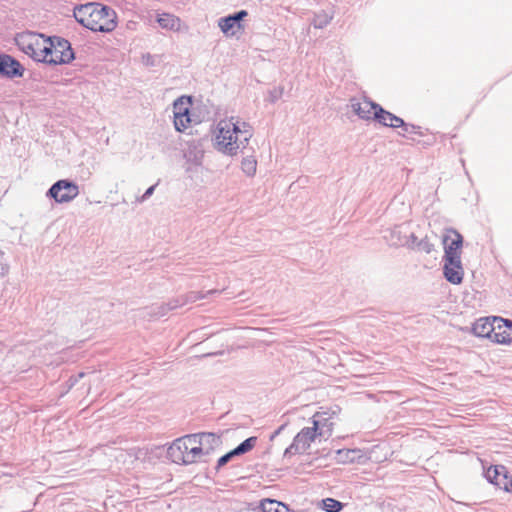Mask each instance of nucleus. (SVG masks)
Listing matches in <instances>:
<instances>
[{
  "label": "nucleus",
  "instance_id": "obj_38",
  "mask_svg": "<svg viewBox=\"0 0 512 512\" xmlns=\"http://www.w3.org/2000/svg\"><path fill=\"white\" fill-rule=\"evenodd\" d=\"M494 321L503 322L504 326L507 328V330H512V320L509 319H502V318H494Z\"/></svg>",
  "mask_w": 512,
  "mask_h": 512
},
{
  "label": "nucleus",
  "instance_id": "obj_34",
  "mask_svg": "<svg viewBox=\"0 0 512 512\" xmlns=\"http://www.w3.org/2000/svg\"><path fill=\"white\" fill-rule=\"evenodd\" d=\"M399 128L403 129V132H404V133H402L403 136L405 135V133L422 135V132L420 131L421 127L416 126L414 124H409V123L404 122V124L400 125Z\"/></svg>",
  "mask_w": 512,
  "mask_h": 512
},
{
  "label": "nucleus",
  "instance_id": "obj_14",
  "mask_svg": "<svg viewBox=\"0 0 512 512\" xmlns=\"http://www.w3.org/2000/svg\"><path fill=\"white\" fill-rule=\"evenodd\" d=\"M443 275L445 279L454 285H459L463 281L464 270L462 267L461 259L460 260H452L449 262V259H443Z\"/></svg>",
  "mask_w": 512,
  "mask_h": 512
},
{
  "label": "nucleus",
  "instance_id": "obj_23",
  "mask_svg": "<svg viewBox=\"0 0 512 512\" xmlns=\"http://www.w3.org/2000/svg\"><path fill=\"white\" fill-rule=\"evenodd\" d=\"M410 238L412 244L415 245L419 251L429 254L434 250V244L430 242L428 237L418 240L414 234H411Z\"/></svg>",
  "mask_w": 512,
  "mask_h": 512
},
{
  "label": "nucleus",
  "instance_id": "obj_10",
  "mask_svg": "<svg viewBox=\"0 0 512 512\" xmlns=\"http://www.w3.org/2000/svg\"><path fill=\"white\" fill-rule=\"evenodd\" d=\"M486 479L498 488L509 492L512 488V477L503 465H496L488 468L485 472Z\"/></svg>",
  "mask_w": 512,
  "mask_h": 512
},
{
  "label": "nucleus",
  "instance_id": "obj_29",
  "mask_svg": "<svg viewBox=\"0 0 512 512\" xmlns=\"http://www.w3.org/2000/svg\"><path fill=\"white\" fill-rule=\"evenodd\" d=\"M332 20V16L328 15L326 12H321L315 14L312 24L315 28L322 29L326 27L330 21Z\"/></svg>",
  "mask_w": 512,
  "mask_h": 512
},
{
  "label": "nucleus",
  "instance_id": "obj_15",
  "mask_svg": "<svg viewBox=\"0 0 512 512\" xmlns=\"http://www.w3.org/2000/svg\"><path fill=\"white\" fill-rule=\"evenodd\" d=\"M351 107L353 111L364 120H373L374 112L378 110L381 105L364 98L363 101L352 100Z\"/></svg>",
  "mask_w": 512,
  "mask_h": 512
},
{
  "label": "nucleus",
  "instance_id": "obj_42",
  "mask_svg": "<svg viewBox=\"0 0 512 512\" xmlns=\"http://www.w3.org/2000/svg\"><path fill=\"white\" fill-rule=\"evenodd\" d=\"M241 130H248V129H251V126L245 122L242 123V125L240 126Z\"/></svg>",
  "mask_w": 512,
  "mask_h": 512
},
{
  "label": "nucleus",
  "instance_id": "obj_4",
  "mask_svg": "<svg viewBox=\"0 0 512 512\" xmlns=\"http://www.w3.org/2000/svg\"><path fill=\"white\" fill-rule=\"evenodd\" d=\"M43 40V34L35 32L18 33L15 37L17 47L34 61L40 62V50Z\"/></svg>",
  "mask_w": 512,
  "mask_h": 512
},
{
  "label": "nucleus",
  "instance_id": "obj_11",
  "mask_svg": "<svg viewBox=\"0 0 512 512\" xmlns=\"http://www.w3.org/2000/svg\"><path fill=\"white\" fill-rule=\"evenodd\" d=\"M24 71L23 65L16 58L6 53H0L1 77L8 79L22 77Z\"/></svg>",
  "mask_w": 512,
  "mask_h": 512
},
{
  "label": "nucleus",
  "instance_id": "obj_8",
  "mask_svg": "<svg viewBox=\"0 0 512 512\" xmlns=\"http://www.w3.org/2000/svg\"><path fill=\"white\" fill-rule=\"evenodd\" d=\"M442 242L444 245L443 259H449V262L461 259L460 249L463 244V237L458 231L450 229L448 233L443 236Z\"/></svg>",
  "mask_w": 512,
  "mask_h": 512
},
{
  "label": "nucleus",
  "instance_id": "obj_22",
  "mask_svg": "<svg viewBox=\"0 0 512 512\" xmlns=\"http://www.w3.org/2000/svg\"><path fill=\"white\" fill-rule=\"evenodd\" d=\"M191 115L190 113L183 114L181 113H175L174 116V127L175 130L178 132H183L186 128L189 127L191 124Z\"/></svg>",
  "mask_w": 512,
  "mask_h": 512
},
{
  "label": "nucleus",
  "instance_id": "obj_6",
  "mask_svg": "<svg viewBox=\"0 0 512 512\" xmlns=\"http://www.w3.org/2000/svg\"><path fill=\"white\" fill-rule=\"evenodd\" d=\"M53 56L50 57L48 65L69 64L75 59L71 43L62 37L54 36Z\"/></svg>",
  "mask_w": 512,
  "mask_h": 512
},
{
  "label": "nucleus",
  "instance_id": "obj_32",
  "mask_svg": "<svg viewBox=\"0 0 512 512\" xmlns=\"http://www.w3.org/2000/svg\"><path fill=\"white\" fill-rule=\"evenodd\" d=\"M386 233H389V236L385 235L384 237L391 245L401 244L400 231L397 228L387 230Z\"/></svg>",
  "mask_w": 512,
  "mask_h": 512
},
{
  "label": "nucleus",
  "instance_id": "obj_39",
  "mask_svg": "<svg viewBox=\"0 0 512 512\" xmlns=\"http://www.w3.org/2000/svg\"><path fill=\"white\" fill-rule=\"evenodd\" d=\"M9 272V266L6 263L0 262V276H5Z\"/></svg>",
  "mask_w": 512,
  "mask_h": 512
},
{
  "label": "nucleus",
  "instance_id": "obj_33",
  "mask_svg": "<svg viewBox=\"0 0 512 512\" xmlns=\"http://www.w3.org/2000/svg\"><path fill=\"white\" fill-rule=\"evenodd\" d=\"M339 460L342 462H352L354 459V455L356 454V450H338L337 451Z\"/></svg>",
  "mask_w": 512,
  "mask_h": 512
},
{
  "label": "nucleus",
  "instance_id": "obj_5",
  "mask_svg": "<svg viewBox=\"0 0 512 512\" xmlns=\"http://www.w3.org/2000/svg\"><path fill=\"white\" fill-rule=\"evenodd\" d=\"M79 195V186L69 179L56 181L47 191L46 196L57 203L71 202Z\"/></svg>",
  "mask_w": 512,
  "mask_h": 512
},
{
  "label": "nucleus",
  "instance_id": "obj_2",
  "mask_svg": "<svg viewBox=\"0 0 512 512\" xmlns=\"http://www.w3.org/2000/svg\"><path fill=\"white\" fill-rule=\"evenodd\" d=\"M208 454L209 450H204L193 434L177 438L167 449V457L172 462L183 465L195 463L202 455Z\"/></svg>",
  "mask_w": 512,
  "mask_h": 512
},
{
  "label": "nucleus",
  "instance_id": "obj_17",
  "mask_svg": "<svg viewBox=\"0 0 512 512\" xmlns=\"http://www.w3.org/2000/svg\"><path fill=\"white\" fill-rule=\"evenodd\" d=\"M494 332L495 327L488 318H480L472 326V333L477 337L492 339Z\"/></svg>",
  "mask_w": 512,
  "mask_h": 512
},
{
  "label": "nucleus",
  "instance_id": "obj_7",
  "mask_svg": "<svg viewBox=\"0 0 512 512\" xmlns=\"http://www.w3.org/2000/svg\"><path fill=\"white\" fill-rule=\"evenodd\" d=\"M312 427H304L293 439V442L284 451V457H290L305 452L311 442L319 436Z\"/></svg>",
  "mask_w": 512,
  "mask_h": 512
},
{
  "label": "nucleus",
  "instance_id": "obj_40",
  "mask_svg": "<svg viewBox=\"0 0 512 512\" xmlns=\"http://www.w3.org/2000/svg\"><path fill=\"white\" fill-rule=\"evenodd\" d=\"M285 428V425H281L277 430H275L272 435L270 436V440H274V438H276L281 432L282 430Z\"/></svg>",
  "mask_w": 512,
  "mask_h": 512
},
{
  "label": "nucleus",
  "instance_id": "obj_26",
  "mask_svg": "<svg viewBox=\"0 0 512 512\" xmlns=\"http://www.w3.org/2000/svg\"><path fill=\"white\" fill-rule=\"evenodd\" d=\"M237 142H239V149H245L252 137V130H241L238 124L237 134L233 136Z\"/></svg>",
  "mask_w": 512,
  "mask_h": 512
},
{
  "label": "nucleus",
  "instance_id": "obj_28",
  "mask_svg": "<svg viewBox=\"0 0 512 512\" xmlns=\"http://www.w3.org/2000/svg\"><path fill=\"white\" fill-rule=\"evenodd\" d=\"M257 161L254 157L243 158L241 162L242 171L247 176H253L256 173Z\"/></svg>",
  "mask_w": 512,
  "mask_h": 512
},
{
  "label": "nucleus",
  "instance_id": "obj_21",
  "mask_svg": "<svg viewBox=\"0 0 512 512\" xmlns=\"http://www.w3.org/2000/svg\"><path fill=\"white\" fill-rule=\"evenodd\" d=\"M193 435L196 436V439L199 440V442H201L202 448L204 445H209V451L213 449V446L217 445L219 442V437L211 432H202Z\"/></svg>",
  "mask_w": 512,
  "mask_h": 512
},
{
  "label": "nucleus",
  "instance_id": "obj_13",
  "mask_svg": "<svg viewBox=\"0 0 512 512\" xmlns=\"http://www.w3.org/2000/svg\"><path fill=\"white\" fill-rule=\"evenodd\" d=\"M247 15L248 12L246 10H239L228 16L221 17L218 20V26L225 35L234 36L236 34L234 28H237L238 30L243 29L241 22Z\"/></svg>",
  "mask_w": 512,
  "mask_h": 512
},
{
  "label": "nucleus",
  "instance_id": "obj_41",
  "mask_svg": "<svg viewBox=\"0 0 512 512\" xmlns=\"http://www.w3.org/2000/svg\"><path fill=\"white\" fill-rule=\"evenodd\" d=\"M143 58L145 59V63L147 65H153L152 56L150 54H147Z\"/></svg>",
  "mask_w": 512,
  "mask_h": 512
},
{
  "label": "nucleus",
  "instance_id": "obj_27",
  "mask_svg": "<svg viewBox=\"0 0 512 512\" xmlns=\"http://www.w3.org/2000/svg\"><path fill=\"white\" fill-rule=\"evenodd\" d=\"M344 504L334 498H326L322 500V509L326 512H340Z\"/></svg>",
  "mask_w": 512,
  "mask_h": 512
},
{
  "label": "nucleus",
  "instance_id": "obj_43",
  "mask_svg": "<svg viewBox=\"0 0 512 512\" xmlns=\"http://www.w3.org/2000/svg\"><path fill=\"white\" fill-rule=\"evenodd\" d=\"M207 293L208 294H214V293H218V291L217 290H209Z\"/></svg>",
  "mask_w": 512,
  "mask_h": 512
},
{
  "label": "nucleus",
  "instance_id": "obj_19",
  "mask_svg": "<svg viewBox=\"0 0 512 512\" xmlns=\"http://www.w3.org/2000/svg\"><path fill=\"white\" fill-rule=\"evenodd\" d=\"M260 507L263 512H293L286 504L274 499H264Z\"/></svg>",
  "mask_w": 512,
  "mask_h": 512
},
{
  "label": "nucleus",
  "instance_id": "obj_35",
  "mask_svg": "<svg viewBox=\"0 0 512 512\" xmlns=\"http://www.w3.org/2000/svg\"><path fill=\"white\" fill-rule=\"evenodd\" d=\"M284 92L283 86L274 87L272 90L269 91V98L268 100L271 103H275L277 100H279Z\"/></svg>",
  "mask_w": 512,
  "mask_h": 512
},
{
  "label": "nucleus",
  "instance_id": "obj_3",
  "mask_svg": "<svg viewBox=\"0 0 512 512\" xmlns=\"http://www.w3.org/2000/svg\"><path fill=\"white\" fill-rule=\"evenodd\" d=\"M238 122L222 121L218 124V134L216 136V144L219 151L233 156L238 153L239 142L233 137L237 134Z\"/></svg>",
  "mask_w": 512,
  "mask_h": 512
},
{
  "label": "nucleus",
  "instance_id": "obj_36",
  "mask_svg": "<svg viewBox=\"0 0 512 512\" xmlns=\"http://www.w3.org/2000/svg\"><path fill=\"white\" fill-rule=\"evenodd\" d=\"M85 375L86 374L84 372H79L76 375L70 376L69 379L67 380L68 388L70 389L74 387L78 383V381L82 379Z\"/></svg>",
  "mask_w": 512,
  "mask_h": 512
},
{
  "label": "nucleus",
  "instance_id": "obj_24",
  "mask_svg": "<svg viewBox=\"0 0 512 512\" xmlns=\"http://www.w3.org/2000/svg\"><path fill=\"white\" fill-rule=\"evenodd\" d=\"M191 104L190 96H181L177 98L173 103L174 114L181 113L183 114L190 113L189 105Z\"/></svg>",
  "mask_w": 512,
  "mask_h": 512
},
{
  "label": "nucleus",
  "instance_id": "obj_30",
  "mask_svg": "<svg viewBox=\"0 0 512 512\" xmlns=\"http://www.w3.org/2000/svg\"><path fill=\"white\" fill-rule=\"evenodd\" d=\"M492 340L499 344L512 343V330L495 331Z\"/></svg>",
  "mask_w": 512,
  "mask_h": 512
},
{
  "label": "nucleus",
  "instance_id": "obj_9",
  "mask_svg": "<svg viewBox=\"0 0 512 512\" xmlns=\"http://www.w3.org/2000/svg\"><path fill=\"white\" fill-rule=\"evenodd\" d=\"M312 424V430H315L319 438L327 439L332 435L335 423L331 413L319 411L313 415Z\"/></svg>",
  "mask_w": 512,
  "mask_h": 512
},
{
  "label": "nucleus",
  "instance_id": "obj_16",
  "mask_svg": "<svg viewBox=\"0 0 512 512\" xmlns=\"http://www.w3.org/2000/svg\"><path fill=\"white\" fill-rule=\"evenodd\" d=\"M373 120L382 124L383 126L399 128L400 125L404 124V120L391 112L385 110L382 106L378 107V110L374 112Z\"/></svg>",
  "mask_w": 512,
  "mask_h": 512
},
{
  "label": "nucleus",
  "instance_id": "obj_20",
  "mask_svg": "<svg viewBox=\"0 0 512 512\" xmlns=\"http://www.w3.org/2000/svg\"><path fill=\"white\" fill-rule=\"evenodd\" d=\"M43 40L45 42H43L41 45L40 62L44 63V64H48L50 57L53 56L54 36L46 37L43 35Z\"/></svg>",
  "mask_w": 512,
  "mask_h": 512
},
{
  "label": "nucleus",
  "instance_id": "obj_37",
  "mask_svg": "<svg viewBox=\"0 0 512 512\" xmlns=\"http://www.w3.org/2000/svg\"><path fill=\"white\" fill-rule=\"evenodd\" d=\"M156 186H157V183H156V184H154V185H152V186H150V187H149V188L144 192V194H143L140 198H138V199H137V201H138V202H140V203H142V202L146 201L148 198H150V197L153 195V193H154V191H155Z\"/></svg>",
  "mask_w": 512,
  "mask_h": 512
},
{
  "label": "nucleus",
  "instance_id": "obj_25",
  "mask_svg": "<svg viewBox=\"0 0 512 512\" xmlns=\"http://www.w3.org/2000/svg\"><path fill=\"white\" fill-rule=\"evenodd\" d=\"M258 438L256 436H251L241 442L237 447H235V451L238 456L248 453L251 451L257 444Z\"/></svg>",
  "mask_w": 512,
  "mask_h": 512
},
{
  "label": "nucleus",
  "instance_id": "obj_1",
  "mask_svg": "<svg viewBox=\"0 0 512 512\" xmlns=\"http://www.w3.org/2000/svg\"><path fill=\"white\" fill-rule=\"evenodd\" d=\"M73 15L79 24L93 32H111L117 25L115 11L96 2L76 6Z\"/></svg>",
  "mask_w": 512,
  "mask_h": 512
},
{
  "label": "nucleus",
  "instance_id": "obj_31",
  "mask_svg": "<svg viewBox=\"0 0 512 512\" xmlns=\"http://www.w3.org/2000/svg\"><path fill=\"white\" fill-rule=\"evenodd\" d=\"M238 456L235 449H232L231 451L227 452L223 456H221L216 465V470L218 471L221 467L225 466L230 460H232L234 457Z\"/></svg>",
  "mask_w": 512,
  "mask_h": 512
},
{
  "label": "nucleus",
  "instance_id": "obj_12",
  "mask_svg": "<svg viewBox=\"0 0 512 512\" xmlns=\"http://www.w3.org/2000/svg\"><path fill=\"white\" fill-rule=\"evenodd\" d=\"M205 298V294L198 291H191L186 295L179 296L175 299L170 300L168 303L162 304L157 307V312H154L156 316L162 317L165 316L169 311L174 310L178 307H181L187 303H193L197 300Z\"/></svg>",
  "mask_w": 512,
  "mask_h": 512
},
{
  "label": "nucleus",
  "instance_id": "obj_18",
  "mask_svg": "<svg viewBox=\"0 0 512 512\" xmlns=\"http://www.w3.org/2000/svg\"><path fill=\"white\" fill-rule=\"evenodd\" d=\"M157 22L161 28L171 31H178L181 24V21L178 17L169 13L158 15Z\"/></svg>",
  "mask_w": 512,
  "mask_h": 512
}]
</instances>
